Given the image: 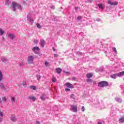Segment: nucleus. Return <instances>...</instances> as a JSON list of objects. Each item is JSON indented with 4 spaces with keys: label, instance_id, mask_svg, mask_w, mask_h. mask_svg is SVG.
<instances>
[{
    "label": "nucleus",
    "instance_id": "13",
    "mask_svg": "<svg viewBox=\"0 0 124 124\" xmlns=\"http://www.w3.org/2000/svg\"><path fill=\"white\" fill-rule=\"evenodd\" d=\"M28 63H29V64H31V56H30L29 57L28 59Z\"/></svg>",
    "mask_w": 124,
    "mask_h": 124
},
{
    "label": "nucleus",
    "instance_id": "52",
    "mask_svg": "<svg viewBox=\"0 0 124 124\" xmlns=\"http://www.w3.org/2000/svg\"><path fill=\"white\" fill-rule=\"evenodd\" d=\"M30 89H31V86H30Z\"/></svg>",
    "mask_w": 124,
    "mask_h": 124
},
{
    "label": "nucleus",
    "instance_id": "42",
    "mask_svg": "<svg viewBox=\"0 0 124 124\" xmlns=\"http://www.w3.org/2000/svg\"><path fill=\"white\" fill-rule=\"evenodd\" d=\"M92 83H93V85H95V84H96V81L93 80Z\"/></svg>",
    "mask_w": 124,
    "mask_h": 124
},
{
    "label": "nucleus",
    "instance_id": "32",
    "mask_svg": "<svg viewBox=\"0 0 124 124\" xmlns=\"http://www.w3.org/2000/svg\"><path fill=\"white\" fill-rule=\"evenodd\" d=\"M33 43L34 44H37V43H38V40L36 39L34 40Z\"/></svg>",
    "mask_w": 124,
    "mask_h": 124
},
{
    "label": "nucleus",
    "instance_id": "22",
    "mask_svg": "<svg viewBox=\"0 0 124 124\" xmlns=\"http://www.w3.org/2000/svg\"><path fill=\"white\" fill-rule=\"evenodd\" d=\"M46 95L45 93H44L42 94V96H41L40 98L42 100H45V99L44 98V96Z\"/></svg>",
    "mask_w": 124,
    "mask_h": 124
},
{
    "label": "nucleus",
    "instance_id": "28",
    "mask_svg": "<svg viewBox=\"0 0 124 124\" xmlns=\"http://www.w3.org/2000/svg\"><path fill=\"white\" fill-rule=\"evenodd\" d=\"M36 26L38 29H41V25H40L39 23H37Z\"/></svg>",
    "mask_w": 124,
    "mask_h": 124
},
{
    "label": "nucleus",
    "instance_id": "7",
    "mask_svg": "<svg viewBox=\"0 0 124 124\" xmlns=\"http://www.w3.org/2000/svg\"><path fill=\"white\" fill-rule=\"evenodd\" d=\"M98 6H99V8H100V9H104L105 7V5L102 3H99L98 5Z\"/></svg>",
    "mask_w": 124,
    "mask_h": 124
},
{
    "label": "nucleus",
    "instance_id": "16",
    "mask_svg": "<svg viewBox=\"0 0 124 124\" xmlns=\"http://www.w3.org/2000/svg\"><path fill=\"white\" fill-rule=\"evenodd\" d=\"M119 121L120 123H124V116H122Z\"/></svg>",
    "mask_w": 124,
    "mask_h": 124
},
{
    "label": "nucleus",
    "instance_id": "35",
    "mask_svg": "<svg viewBox=\"0 0 124 124\" xmlns=\"http://www.w3.org/2000/svg\"><path fill=\"white\" fill-rule=\"evenodd\" d=\"M6 100H7L6 97H2V101H6Z\"/></svg>",
    "mask_w": 124,
    "mask_h": 124
},
{
    "label": "nucleus",
    "instance_id": "34",
    "mask_svg": "<svg viewBox=\"0 0 124 124\" xmlns=\"http://www.w3.org/2000/svg\"><path fill=\"white\" fill-rule=\"evenodd\" d=\"M1 61L2 62H6V61H7V59H6V58H3L2 59H1Z\"/></svg>",
    "mask_w": 124,
    "mask_h": 124
},
{
    "label": "nucleus",
    "instance_id": "2",
    "mask_svg": "<svg viewBox=\"0 0 124 124\" xmlns=\"http://www.w3.org/2000/svg\"><path fill=\"white\" fill-rule=\"evenodd\" d=\"M109 84L107 81H101L98 83L99 87L100 88H103V87H107Z\"/></svg>",
    "mask_w": 124,
    "mask_h": 124
},
{
    "label": "nucleus",
    "instance_id": "3",
    "mask_svg": "<svg viewBox=\"0 0 124 124\" xmlns=\"http://www.w3.org/2000/svg\"><path fill=\"white\" fill-rule=\"evenodd\" d=\"M32 50L34 53V54H37L38 55L40 52V48H39L38 46H35L32 48Z\"/></svg>",
    "mask_w": 124,
    "mask_h": 124
},
{
    "label": "nucleus",
    "instance_id": "53",
    "mask_svg": "<svg viewBox=\"0 0 124 124\" xmlns=\"http://www.w3.org/2000/svg\"><path fill=\"white\" fill-rule=\"evenodd\" d=\"M62 8V7H61V9Z\"/></svg>",
    "mask_w": 124,
    "mask_h": 124
},
{
    "label": "nucleus",
    "instance_id": "25",
    "mask_svg": "<svg viewBox=\"0 0 124 124\" xmlns=\"http://www.w3.org/2000/svg\"><path fill=\"white\" fill-rule=\"evenodd\" d=\"M4 33V31H2L1 29L0 28V35H2Z\"/></svg>",
    "mask_w": 124,
    "mask_h": 124
},
{
    "label": "nucleus",
    "instance_id": "14",
    "mask_svg": "<svg viewBox=\"0 0 124 124\" xmlns=\"http://www.w3.org/2000/svg\"><path fill=\"white\" fill-rule=\"evenodd\" d=\"M118 77H122V76H124V71L121 72L118 74H117Z\"/></svg>",
    "mask_w": 124,
    "mask_h": 124
},
{
    "label": "nucleus",
    "instance_id": "49",
    "mask_svg": "<svg viewBox=\"0 0 124 124\" xmlns=\"http://www.w3.org/2000/svg\"><path fill=\"white\" fill-rule=\"evenodd\" d=\"M33 57L31 56V61H33Z\"/></svg>",
    "mask_w": 124,
    "mask_h": 124
},
{
    "label": "nucleus",
    "instance_id": "19",
    "mask_svg": "<svg viewBox=\"0 0 124 124\" xmlns=\"http://www.w3.org/2000/svg\"><path fill=\"white\" fill-rule=\"evenodd\" d=\"M93 74L89 73V74H88L87 75V78H88L89 79H90V78H92V77H93Z\"/></svg>",
    "mask_w": 124,
    "mask_h": 124
},
{
    "label": "nucleus",
    "instance_id": "6",
    "mask_svg": "<svg viewBox=\"0 0 124 124\" xmlns=\"http://www.w3.org/2000/svg\"><path fill=\"white\" fill-rule=\"evenodd\" d=\"M111 0H108V4H110V5H113V6L118 5V2H112L111 1Z\"/></svg>",
    "mask_w": 124,
    "mask_h": 124
},
{
    "label": "nucleus",
    "instance_id": "5",
    "mask_svg": "<svg viewBox=\"0 0 124 124\" xmlns=\"http://www.w3.org/2000/svg\"><path fill=\"white\" fill-rule=\"evenodd\" d=\"M65 86L67 87V88H69V89H74V86L72 85V84L67 82L65 84Z\"/></svg>",
    "mask_w": 124,
    "mask_h": 124
},
{
    "label": "nucleus",
    "instance_id": "1",
    "mask_svg": "<svg viewBox=\"0 0 124 124\" xmlns=\"http://www.w3.org/2000/svg\"><path fill=\"white\" fill-rule=\"evenodd\" d=\"M12 6L13 7V11H15L16 9V7H17L18 9H21V6L19 5L18 3H16V2H12Z\"/></svg>",
    "mask_w": 124,
    "mask_h": 124
},
{
    "label": "nucleus",
    "instance_id": "31",
    "mask_svg": "<svg viewBox=\"0 0 124 124\" xmlns=\"http://www.w3.org/2000/svg\"><path fill=\"white\" fill-rule=\"evenodd\" d=\"M45 65L46 66H49V62H45Z\"/></svg>",
    "mask_w": 124,
    "mask_h": 124
},
{
    "label": "nucleus",
    "instance_id": "26",
    "mask_svg": "<svg viewBox=\"0 0 124 124\" xmlns=\"http://www.w3.org/2000/svg\"><path fill=\"white\" fill-rule=\"evenodd\" d=\"M112 50H113V52H114L115 55H117V49H116L115 47H112Z\"/></svg>",
    "mask_w": 124,
    "mask_h": 124
},
{
    "label": "nucleus",
    "instance_id": "17",
    "mask_svg": "<svg viewBox=\"0 0 124 124\" xmlns=\"http://www.w3.org/2000/svg\"><path fill=\"white\" fill-rule=\"evenodd\" d=\"M0 122H1L2 121V117H3V114H2V112H1V110L0 109Z\"/></svg>",
    "mask_w": 124,
    "mask_h": 124
},
{
    "label": "nucleus",
    "instance_id": "51",
    "mask_svg": "<svg viewBox=\"0 0 124 124\" xmlns=\"http://www.w3.org/2000/svg\"><path fill=\"white\" fill-rule=\"evenodd\" d=\"M0 103H1V99L0 98Z\"/></svg>",
    "mask_w": 124,
    "mask_h": 124
},
{
    "label": "nucleus",
    "instance_id": "24",
    "mask_svg": "<svg viewBox=\"0 0 124 124\" xmlns=\"http://www.w3.org/2000/svg\"><path fill=\"white\" fill-rule=\"evenodd\" d=\"M36 77H37V79L38 81H40V78H41V76L40 75H37Z\"/></svg>",
    "mask_w": 124,
    "mask_h": 124
},
{
    "label": "nucleus",
    "instance_id": "48",
    "mask_svg": "<svg viewBox=\"0 0 124 124\" xmlns=\"http://www.w3.org/2000/svg\"><path fill=\"white\" fill-rule=\"evenodd\" d=\"M52 49H53V51H56V49H55V47H53Z\"/></svg>",
    "mask_w": 124,
    "mask_h": 124
},
{
    "label": "nucleus",
    "instance_id": "29",
    "mask_svg": "<svg viewBox=\"0 0 124 124\" xmlns=\"http://www.w3.org/2000/svg\"><path fill=\"white\" fill-rule=\"evenodd\" d=\"M31 89L32 90H33V91H36V87L33 85L31 86Z\"/></svg>",
    "mask_w": 124,
    "mask_h": 124
},
{
    "label": "nucleus",
    "instance_id": "20",
    "mask_svg": "<svg viewBox=\"0 0 124 124\" xmlns=\"http://www.w3.org/2000/svg\"><path fill=\"white\" fill-rule=\"evenodd\" d=\"M87 83H93V79L91 78H88L86 80Z\"/></svg>",
    "mask_w": 124,
    "mask_h": 124
},
{
    "label": "nucleus",
    "instance_id": "18",
    "mask_svg": "<svg viewBox=\"0 0 124 124\" xmlns=\"http://www.w3.org/2000/svg\"><path fill=\"white\" fill-rule=\"evenodd\" d=\"M3 78V76L2 75V74L1 73V71H0V82H1V81H2Z\"/></svg>",
    "mask_w": 124,
    "mask_h": 124
},
{
    "label": "nucleus",
    "instance_id": "44",
    "mask_svg": "<svg viewBox=\"0 0 124 124\" xmlns=\"http://www.w3.org/2000/svg\"><path fill=\"white\" fill-rule=\"evenodd\" d=\"M96 21H97L98 22H99V21H101V19H100V18H97Z\"/></svg>",
    "mask_w": 124,
    "mask_h": 124
},
{
    "label": "nucleus",
    "instance_id": "45",
    "mask_svg": "<svg viewBox=\"0 0 124 124\" xmlns=\"http://www.w3.org/2000/svg\"><path fill=\"white\" fill-rule=\"evenodd\" d=\"M6 3H8V4H9V3H10V1H9V0H7Z\"/></svg>",
    "mask_w": 124,
    "mask_h": 124
},
{
    "label": "nucleus",
    "instance_id": "40",
    "mask_svg": "<svg viewBox=\"0 0 124 124\" xmlns=\"http://www.w3.org/2000/svg\"><path fill=\"white\" fill-rule=\"evenodd\" d=\"M65 91L66 92H69L70 91V89L69 88H66L65 89Z\"/></svg>",
    "mask_w": 124,
    "mask_h": 124
},
{
    "label": "nucleus",
    "instance_id": "33",
    "mask_svg": "<svg viewBox=\"0 0 124 124\" xmlns=\"http://www.w3.org/2000/svg\"><path fill=\"white\" fill-rule=\"evenodd\" d=\"M0 87L1 89H4V85H3L2 83L0 84Z\"/></svg>",
    "mask_w": 124,
    "mask_h": 124
},
{
    "label": "nucleus",
    "instance_id": "30",
    "mask_svg": "<svg viewBox=\"0 0 124 124\" xmlns=\"http://www.w3.org/2000/svg\"><path fill=\"white\" fill-rule=\"evenodd\" d=\"M31 100H32V101H35V100H36V98H35V97L34 96H32L31 97Z\"/></svg>",
    "mask_w": 124,
    "mask_h": 124
},
{
    "label": "nucleus",
    "instance_id": "41",
    "mask_svg": "<svg viewBox=\"0 0 124 124\" xmlns=\"http://www.w3.org/2000/svg\"><path fill=\"white\" fill-rule=\"evenodd\" d=\"M50 8L51 9H55V6H54V5H52V6H51V7H50Z\"/></svg>",
    "mask_w": 124,
    "mask_h": 124
},
{
    "label": "nucleus",
    "instance_id": "8",
    "mask_svg": "<svg viewBox=\"0 0 124 124\" xmlns=\"http://www.w3.org/2000/svg\"><path fill=\"white\" fill-rule=\"evenodd\" d=\"M40 44L41 47L43 48L44 46H45V40H41Z\"/></svg>",
    "mask_w": 124,
    "mask_h": 124
},
{
    "label": "nucleus",
    "instance_id": "12",
    "mask_svg": "<svg viewBox=\"0 0 124 124\" xmlns=\"http://www.w3.org/2000/svg\"><path fill=\"white\" fill-rule=\"evenodd\" d=\"M56 70L57 73H58V74H61L62 70L61 68H56Z\"/></svg>",
    "mask_w": 124,
    "mask_h": 124
},
{
    "label": "nucleus",
    "instance_id": "43",
    "mask_svg": "<svg viewBox=\"0 0 124 124\" xmlns=\"http://www.w3.org/2000/svg\"><path fill=\"white\" fill-rule=\"evenodd\" d=\"M72 80H73V81H75V80H76V78L73 77V78H72Z\"/></svg>",
    "mask_w": 124,
    "mask_h": 124
},
{
    "label": "nucleus",
    "instance_id": "23",
    "mask_svg": "<svg viewBox=\"0 0 124 124\" xmlns=\"http://www.w3.org/2000/svg\"><path fill=\"white\" fill-rule=\"evenodd\" d=\"M22 85L25 88H27V82L26 81H24L22 82Z\"/></svg>",
    "mask_w": 124,
    "mask_h": 124
},
{
    "label": "nucleus",
    "instance_id": "21",
    "mask_svg": "<svg viewBox=\"0 0 124 124\" xmlns=\"http://www.w3.org/2000/svg\"><path fill=\"white\" fill-rule=\"evenodd\" d=\"M83 53L82 52H80V51H78L76 52V54L78 56H82Z\"/></svg>",
    "mask_w": 124,
    "mask_h": 124
},
{
    "label": "nucleus",
    "instance_id": "47",
    "mask_svg": "<svg viewBox=\"0 0 124 124\" xmlns=\"http://www.w3.org/2000/svg\"><path fill=\"white\" fill-rule=\"evenodd\" d=\"M75 9L76 10H77V9H78V7H75Z\"/></svg>",
    "mask_w": 124,
    "mask_h": 124
},
{
    "label": "nucleus",
    "instance_id": "50",
    "mask_svg": "<svg viewBox=\"0 0 124 124\" xmlns=\"http://www.w3.org/2000/svg\"><path fill=\"white\" fill-rule=\"evenodd\" d=\"M98 124H102V123H101V122H99V123H98Z\"/></svg>",
    "mask_w": 124,
    "mask_h": 124
},
{
    "label": "nucleus",
    "instance_id": "15",
    "mask_svg": "<svg viewBox=\"0 0 124 124\" xmlns=\"http://www.w3.org/2000/svg\"><path fill=\"white\" fill-rule=\"evenodd\" d=\"M115 100H116V101H117V102H119L120 103H121V102H122V101H123L122 99L118 98V97H116Z\"/></svg>",
    "mask_w": 124,
    "mask_h": 124
},
{
    "label": "nucleus",
    "instance_id": "38",
    "mask_svg": "<svg viewBox=\"0 0 124 124\" xmlns=\"http://www.w3.org/2000/svg\"><path fill=\"white\" fill-rule=\"evenodd\" d=\"M81 111H82V112H84L85 111V107H84V106L82 107Z\"/></svg>",
    "mask_w": 124,
    "mask_h": 124
},
{
    "label": "nucleus",
    "instance_id": "9",
    "mask_svg": "<svg viewBox=\"0 0 124 124\" xmlns=\"http://www.w3.org/2000/svg\"><path fill=\"white\" fill-rule=\"evenodd\" d=\"M111 78H112L113 79H116L117 77H119L118 76V74H114L110 76Z\"/></svg>",
    "mask_w": 124,
    "mask_h": 124
},
{
    "label": "nucleus",
    "instance_id": "46",
    "mask_svg": "<svg viewBox=\"0 0 124 124\" xmlns=\"http://www.w3.org/2000/svg\"><path fill=\"white\" fill-rule=\"evenodd\" d=\"M36 124H40V122L39 121H37Z\"/></svg>",
    "mask_w": 124,
    "mask_h": 124
},
{
    "label": "nucleus",
    "instance_id": "39",
    "mask_svg": "<svg viewBox=\"0 0 124 124\" xmlns=\"http://www.w3.org/2000/svg\"><path fill=\"white\" fill-rule=\"evenodd\" d=\"M82 19V16H78L77 17V20H80Z\"/></svg>",
    "mask_w": 124,
    "mask_h": 124
},
{
    "label": "nucleus",
    "instance_id": "36",
    "mask_svg": "<svg viewBox=\"0 0 124 124\" xmlns=\"http://www.w3.org/2000/svg\"><path fill=\"white\" fill-rule=\"evenodd\" d=\"M54 57H55V58H58V57H59V54H54Z\"/></svg>",
    "mask_w": 124,
    "mask_h": 124
},
{
    "label": "nucleus",
    "instance_id": "4",
    "mask_svg": "<svg viewBox=\"0 0 124 124\" xmlns=\"http://www.w3.org/2000/svg\"><path fill=\"white\" fill-rule=\"evenodd\" d=\"M71 110L73 112H74L75 113H76L78 112V109L77 108V106H74L72 105L71 106Z\"/></svg>",
    "mask_w": 124,
    "mask_h": 124
},
{
    "label": "nucleus",
    "instance_id": "54",
    "mask_svg": "<svg viewBox=\"0 0 124 124\" xmlns=\"http://www.w3.org/2000/svg\"><path fill=\"white\" fill-rule=\"evenodd\" d=\"M31 21H32V22H33V20H32Z\"/></svg>",
    "mask_w": 124,
    "mask_h": 124
},
{
    "label": "nucleus",
    "instance_id": "10",
    "mask_svg": "<svg viewBox=\"0 0 124 124\" xmlns=\"http://www.w3.org/2000/svg\"><path fill=\"white\" fill-rule=\"evenodd\" d=\"M10 120L12 121V122H16V117L15 115H11L10 117Z\"/></svg>",
    "mask_w": 124,
    "mask_h": 124
},
{
    "label": "nucleus",
    "instance_id": "11",
    "mask_svg": "<svg viewBox=\"0 0 124 124\" xmlns=\"http://www.w3.org/2000/svg\"><path fill=\"white\" fill-rule=\"evenodd\" d=\"M8 36L11 39H14V38H15V35L13 34L9 33Z\"/></svg>",
    "mask_w": 124,
    "mask_h": 124
},
{
    "label": "nucleus",
    "instance_id": "37",
    "mask_svg": "<svg viewBox=\"0 0 124 124\" xmlns=\"http://www.w3.org/2000/svg\"><path fill=\"white\" fill-rule=\"evenodd\" d=\"M56 81H57V79H56V78H53L52 79V82H53V83H55Z\"/></svg>",
    "mask_w": 124,
    "mask_h": 124
},
{
    "label": "nucleus",
    "instance_id": "27",
    "mask_svg": "<svg viewBox=\"0 0 124 124\" xmlns=\"http://www.w3.org/2000/svg\"><path fill=\"white\" fill-rule=\"evenodd\" d=\"M11 100L12 103L15 102V98H14V97H12L11 98Z\"/></svg>",
    "mask_w": 124,
    "mask_h": 124
}]
</instances>
